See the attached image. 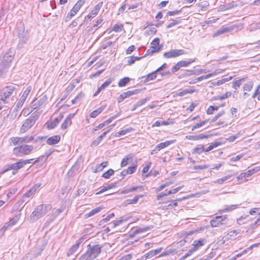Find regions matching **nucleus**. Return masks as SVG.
<instances>
[{
	"label": "nucleus",
	"instance_id": "33",
	"mask_svg": "<svg viewBox=\"0 0 260 260\" xmlns=\"http://www.w3.org/2000/svg\"><path fill=\"white\" fill-rule=\"evenodd\" d=\"M104 109V107H101L98 109L94 110L90 114L91 118H95L99 114H100Z\"/></svg>",
	"mask_w": 260,
	"mask_h": 260
},
{
	"label": "nucleus",
	"instance_id": "5",
	"mask_svg": "<svg viewBox=\"0 0 260 260\" xmlns=\"http://www.w3.org/2000/svg\"><path fill=\"white\" fill-rule=\"evenodd\" d=\"M14 53L11 52H8L5 54L0 65V71L1 72H5L10 67L14 58Z\"/></svg>",
	"mask_w": 260,
	"mask_h": 260
},
{
	"label": "nucleus",
	"instance_id": "24",
	"mask_svg": "<svg viewBox=\"0 0 260 260\" xmlns=\"http://www.w3.org/2000/svg\"><path fill=\"white\" fill-rule=\"evenodd\" d=\"M156 71L153 72L149 74L147 76L142 77V78H145L144 82H148L150 80H152L155 79L156 78Z\"/></svg>",
	"mask_w": 260,
	"mask_h": 260
},
{
	"label": "nucleus",
	"instance_id": "23",
	"mask_svg": "<svg viewBox=\"0 0 260 260\" xmlns=\"http://www.w3.org/2000/svg\"><path fill=\"white\" fill-rule=\"evenodd\" d=\"M133 159V155L131 154H128L125 156L122 160L121 162V167H123L126 166L131 161H132Z\"/></svg>",
	"mask_w": 260,
	"mask_h": 260
},
{
	"label": "nucleus",
	"instance_id": "27",
	"mask_svg": "<svg viewBox=\"0 0 260 260\" xmlns=\"http://www.w3.org/2000/svg\"><path fill=\"white\" fill-rule=\"evenodd\" d=\"M204 240L203 239L199 240H195L193 242V246L192 247L194 251L197 250L201 246L204 245Z\"/></svg>",
	"mask_w": 260,
	"mask_h": 260
},
{
	"label": "nucleus",
	"instance_id": "45",
	"mask_svg": "<svg viewBox=\"0 0 260 260\" xmlns=\"http://www.w3.org/2000/svg\"><path fill=\"white\" fill-rule=\"evenodd\" d=\"M186 199V197H184V198H183L182 199H178L176 200H175V201H172L171 202V203L168 205V209H169V208H172L173 207H176L177 205H178V203L177 202V201H181L182 200H184V199Z\"/></svg>",
	"mask_w": 260,
	"mask_h": 260
},
{
	"label": "nucleus",
	"instance_id": "6",
	"mask_svg": "<svg viewBox=\"0 0 260 260\" xmlns=\"http://www.w3.org/2000/svg\"><path fill=\"white\" fill-rule=\"evenodd\" d=\"M16 88L13 85L8 86L3 88L0 91L1 100L3 103L7 104L8 103L6 99L9 98L12 94L13 92L15 91Z\"/></svg>",
	"mask_w": 260,
	"mask_h": 260
},
{
	"label": "nucleus",
	"instance_id": "15",
	"mask_svg": "<svg viewBox=\"0 0 260 260\" xmlns=\"http://www.w3.org/2000/svg\"><path fill=\"white\" fill-rule=\"evenodd\" d=\"M139 92V90L136 89L132 91H127L126 92H124L122 93L120 96L118 98L117 101L118 103H120L122 102L125 99L129 97L130 96L137 94Z\"/></svg>",
	"mask_w": 260,
	"mask_h": 260
},
{
	"label": "nucleus",
	"instance_id": "22",
	"mask_svg": "<svg viewBox=\"0 0 260 260\" xmlns=\"http://www.w3.org/2000/svg\"><path fill=\"white\" fill-rule=\"evenodd\" d=\"M60 139V137L59 135H55L49 138L46 142L49 145H55L57 144Z\"/></svg>",
	"mask_w": 260,
	"mask_h": 260
},
{
	"label": "nucleus",
	"instance_id": "35",
	"mask_svg": "<svg viewBox=\"0 0 260 260\" xmlns=\"http://www.w3.org/2000/svg\"><path fill=\"white\" fill-rule=\"evenodd\" d=\"M130 81V78L128 77H124L120 79L118 83L119 87L125 86Z\"/></svg>",
	"mask_w": 260,
	"mask_h": 260
},
{
	"label": "nucleus",
	"instance_id": "29",
	"mask_svg": "<svg viewBox=\"0 0 260 260\" xmlns=\"http://www.w3.org/2000/svg\"><path fill=\"white\" fill-rule=\"evenodd\" d=\"M133 130V128L128 127V128H125L124 129L116 133L115 136L116 137H119L121 136L126 135V134L132 132Z\"/></svg>",
	"mask_w": 260,
	"mask_h": 260
},
{
	"label": "nucleus",
	"instance_id": "17",
	"mask_svg": "<svg viewBox=\"0 0 260 260\" xmlns=\"http://www.w3.org/2000/svg\"><path fill=\"white\" fill-rule=\"evenodd\" d=\"M41 185V183H37L34 185L29 190L27 191V192L24 194L23 197L29 198L34 196L37 190L40 187Z\"/></svg>",
	"mask_w": 260,
	"mask_h": 260
},
{
	"label": "nucleus",
	"instance_id": "57",
	"mask_svg": "<svg viewBox=\"0 0 260 260\" xmlns=\"http://www.w3.org/2000/svg\"><path fill=\"white\" fill-rule=\"evenodd\" d=\"M108 161H104L101 163V164L98 165L96 167V170L98 171H101L104 168L107 166L108 165Z\"/></svg>",
	"mask_w": 260,
	"mask_h": 260
},
{
	"label": "nucleus",
	"instance_id": "36",
	"mask_svg": "<svg viewBox=\"0 0 260 260\" xmlns=\"http://www.w3.org/2000/svg\"><path fill=\"white\" fill-rule=\"evenodd\" d=\"M84 94L81 92L79 93L76 97L73 99L71 101L72 104H75L76 103H77L78 102H80L81 100L84 97Z\"/></svg>",
	"mask_w": 260,
	"mask_h": 260
},
{
	"label": "nucleus",
	"instance_id": "41",
	"mask_svg": "<svg viewBox=\"0 0 260 260\" xmlns=\"http://www.w3.org/2000/svg\"><path fill=\"white\" fill-rule=\"evenodd\" d=\"M116 186L115 183H111L107 186L105 187L104 188H102L101 190H100L99 192L96 193V194H100L104 192L105 191H107L109 189H110L111 188H113Z\"/></svg>",
	"mask_w": 260,
	"mask_h": 260
},
{
	"label": "nucleus",
	"instance_id": "63",
	"mask_svg": "<svg viewBox=\"0 0 260 260\" xmlns=\"http://www.w3.org/2000/svg\"><path fill=\"white\" fill-rule=\"evenodd\" d=\"M239 233V231L237 230H233L230 231L228 234L229 237L232 238H235L236 236Z\"/></svg>",
	"mask_w": 260,
	"mask_h": 260
},
{
	"label": "nucleus",
	"instance_id": "20",
	"mask_svg": "<svg viewBox=\"0 0 260 260\" xmlns=\"http://www.w3.org/2000/svg\"><path fill=\"white\" fill-rule=\"evenodd\" d=\"M46 101L47 97L46 95H44L38 101H37L35 103H34L32 106V108L34 110L37 109L44 105L46 103Z\"/></svg>",
	"mask_w": 260,
	"mask_h": 260
},
{
	"label": "nucleus",
	"instance_id": "9",
	"mask_svg": "<svg viewBox=\"0 0 260 260\" xmlns=\"http://www.w3.org/2000/svg\"><path fill=\"white\" fill-rule=\"evenodd\" d=\"M20 217L21 212L19 211L16 213L14 217L11 218L9 222L5 223V225L2 227L1 230L5 231L8 227L14 225L20 219Z\"/></svg>",
	"mask_w": 260,
	"mask_h": 260
},
{
	"label": "nucleus",
	"instance_id": "51",
	"mask_svg": "<svg viewBox=\"0 0 260 260\" xmlns=\"http://www.w3.org/2000/svg\"><path fill=\"white\" fill-rule=\"evenodd\" d=\"M123 29L122 24H115L112 28V30L115 32L121 31Z\"/></svg>",
	"mask_w": 260,
	"mask_h": 260
},
{
	"label": "nucleus",
	"instance_id": "21",
	"mask_svg": "<svg viewBox=\"0 0 260 260\" xmlns=\"http://www.w3.org/2000/svg\"><path fill=\"white\" fill-rule=\"evenodd\" d=\"M63 117V115L60 114L58 117L56 118L53 121L48 125V128L49 129L54 128L62 120Z\"/></svg>",
	"mask_w": 260,
	"mask_h": 260
},
{
	"label": "nucleus",
	"instance_id": "53",
	"mask_svg": "<svg viewBox=\"0 0 260 260\" xmlns=\"http://www.w3.org/2000/svg\"><path fill=\"white\" fill-rule=\"evenodd\" d=\"M151 229V228L150 226H145L144 228H140L137 229L135 233H143L147 232Z\"/></svg>",
	"mask_w": 260,
	"mask_h": 260
},
{
	"label": "nucleus",
	"instance_id": "40",
	"mask_svg": "<svg viewBox=\"0 0 260 260\" xmlns=\"http://www.w3.org/2000/svg\"><path fill=\"white\" fill-rule=\"evenodd\" d=\"M221 143L219 142H215L213 143H212L209 146L207 147L206 148H205V152H208L213 149L218 147V146L221 145Z\"/></svg>",
	"mask_w": 260,
	"mask_h": 260
},
{
	"label": "nucleus",
	"instance_id": "46",
	"mask_svg": "<svg viewBox=\"0 0 260 260\" xmlns=\"http://www.w3.org/2000/svg\"><path fill=\"white\" fill-rule=\"evenodd\" d=\"M114 170L110 169L103 174L102 177L106 179H109L110 176L114 174Z\"/></svg>",
	"mask_w": 260,
	"mask_h": 260
},
{
	"label": "nucleus",
	"instance_id": "58",
	"mask_svg": "<svg viewBox=\"0 0 260 260\" xmlns=\"http://www.w3.org/2000/svg\"><path fill=\"white\" fill-rule=\"evenodd\" d=\"M195 251L192 248H191L184 255L181 257L179 260H184L187 257L190 255L193 252Z\"/></svg>",
	"mask_w": 260,
	"mask_h": 260
},
{
	"label": "nucleus",
	"instance_id": "61",
	"mask_svg": "<svg viewBox=\"0 0 260 260\" xmlns=\"http://www.w3.org/2000/svg\"><path fill=\"white\" fill-rule=\"evenodd\" d=\"M260 224V217L257 218L254 223H251L250 225L251 229H254L256 228L258 225Z\"/></svg>",
	"mask_w": 260,
	"mask_h": 260
},
{
	"label": "nucleus",
	"instance_id": "3",
	"mask_svg": "<svg viewBox=\"0 0 260 260\" xmlns=\"http://www.w3.org/2000/svg\"><path fill=\"white\" fill-rule=\"evenodd\" d=\"M32 145L22 144L13 148V154L17 157H22L29 154L34 150Z\"/></svg>",
	"mask_w": 260,
	"mask_h": 260
},
{
	"label": "nucleus",
	"instance_id": "19",
	"mask_svg": "<svg viewBox=\"0 0 260 260\" xmlns=\"http://www.w3.org/2000/svg\"><path fill=\"white\" fill-rule=\"evenodd\" d=\"M253 83L252 82L250 81L248 82L247 83L244 84L243 86V90L244 91L243 93V96L244 98H247L249 96V94L247 92V91H250L253 88Z\"/></svg>",
	"mask_w": 260,
	"mask_h": 260
},
{
	"label": "nucleus",
	"instance_id": "39",
	"mask_svg": "<svg viewBox=\"0 0 260 260\" xmlns=\"http://www.w3.org/2000/svg\"><path fill=\"white\" fill-rule=\"evenodd\" d=\"M244 81V78L234 81L232 83V87L235 89H238V88H239L240 86V85H241L242 81Z\"/></svg>",
	"mask_w": 260,
	"mask_h": 260
},
{
	"label": "nucleus",
	"instance_id": "14",
	"mask_svg": "<svg viewBox=\"0 0 260 260\" xmlns=\"http://www.w3.org/2000/svg\"><path fill=\"white\" fill-rule=\"evenodd\" d=\"M83 239L82 238H80L76 241L75 244L73 245L68 250L67 252V256L68 257L74 254L78 249L80 244L82 242Z\"/></svg>",
	"mask_w": 260,
	"mask_h": 260
},
{
	"label": "nucleus",
	"instance_id": "42",
	"mask_svg": "<svg viewBox=\"0 0 260 260\" xmlns=\"http://www.w3.org/2000/svg\"><path fill=\"white\" fill-rule=\"evenodd\" d=\"M72 121L70 120V118H66L61 125V128L65 129L67 128L68 125L71 124Z\"/></svg>",
	"mask_w": 260,
	"mask_h": 260
},
{
	"label": "nucleus",
	"instance_id": "10",
	"mask_svg": "<svg viewBox=\"0 0 260 260\" xmlns=\"http://www.w3.org/2000/svg\"><path fill=\"white\" fill-rule=\"evenodd\" d=\"M227 219L226 215L217 216L210 220V224L212 227H217L224 223L223 222Z\"/></svg>",
	"mask_w": 260,
	"mask_h": 260
},
{
	"label": "nucleus",
	"instance_id": "37",
	"mask_svg": "<svg viewBox=\"0 0 260 260\" xmlns=\"http://www.w3.org/2000/svg\"><path fill=\"white\" fill-rule=\"evenodd\" d=\"M142 196H136L133 199H128L124 201L125 205L136 204L138 202V201L140 197H142Z\"/></svg>",
	"mask_w": 260,
	"mask_h": 260
},
{
	"label": "nucleus",
	"instance_id": "54",
	"mask_svg": "<svg viewBox=\"0 0 260 260\" xmlns=\"http://www.w3.org/2000/svg\"><path fill=\"white\" fill-rule=\"evenodd\" d=\"M172 183H173L172 182H166L164 184H162L161 185H160L158 187H157L156 190L157 191H159L161 190L162 189H163L166 187H167V186H169L170 185L172 184Z\"/></svg>",
	"mask_w": 260,
	"mask_h": 260
},
{
	"label": "nucleus",
	"instance_id": "56",
	"mask_svg": "<svg viewBox=\"0 0 260 260\" xmlns=\"http://www.w3.org/2000/svg\"><path fill=\"white\" fill-rule=\"evenodd\" d=\"M85 0H79L76 4L74 5V7L77 8L78 10H80L81 7L85 3Z\"/></svg>",
	"mask_w": 260,
	"mask_h": 260
},
{
	"label": "nucleus",
	"instance_id": "64",
	"mask_svg": "<svg viewBox=\"0 0 260 260\" xmlns=\"http://www.w3.org/2000/svg\"><path fill=\"white\" fill-rule=\"evenodd\" d=\"M132 258V254H127L120 258L118 260H131Z\"/></svg>",
	"mask_w": 260,
	"mask_h": 260
},
{
	"label": "nucleus",
	"instance_id": "12",
	"mask_svg": "<svg viewBox=\"0 0 260 260\" xmlns=\"http://www.w3.org/2000/svg\"><path fill=\"white\" fill-rule=\"evenodd\" d=\"M103 5V2H100L93 9V10L85 17L84 21H90L94 18L99 13L101 8Z\"/></svg>",
	"mask_w": 260,
	"mask_h": 260
},
{
	"label": "nucleus",
	"instance_id": "30",
	"mask_svg": "<svg viewBox=\"0 0 260 260\" xmlns=\"http://www.w3.org/2000/svg\"><path fill=\"white\" fill-rule=\"evenodd\" d=\"M233 176V175H228L226 176L223 177L221 178L216 179L214 181V182L216 184H222L224 181H225L228 179H230Z\"/></svg>",
	"mask_w": 260,
	"mask_h": 260
},
{
	"label": "nucleus",
	"instance_id": "55",
	"mask_svg": "<svg viewBox=\"0 0 260 260\" xmlns=\"http://www.w3.org/2000/svg\"><path fill=\"white\" fill-rule=\"evenodd\" d=\"M127 220L126 218H123V217H121L120 220L114 221L113 222V228H115L119 224H121L123 222L126 221Z\"/></svg>",
	"mask_w": 260,
	"mask_h": 260
},
{
	"label": "nucleus",
	"instance_id": "31",
	"mask_svg": "<svg viewBox=\"0 0 260 260\" xmlns=\"http://www.w3.org/2000/svg\"><path fill=\"white\" fill-rule=\"evenodd\" d=\"M78 11L79 10L74 6L72 9L71 10V12H70L68 14L66 18V21H68L69 20L71 19L72 17L76 15V14L78 12Z\"/></svg>",
	"mask_w": 260,
	"mask_h": 260
},
{
	"label": "nucleus",
	"instance_id": "48",
	"mask_svg": "<svg viewBox=\"0 0 260 260\" xmlns=\"http://www.w3.org/2000/svg\"><path fill=\"white\" fill-rule=\"evenodd\" d=\"M113 79L109 78L103 84H102L100 87L101 89H104L107 87L113 81Z\"/></svg>",
	"mask_w": 260,
	"mask_h": 260
},
{
	"label": "nucleus",
	"instance_id": "26",
	"mask_svg": "<svg viewBox=\"0 0 260 260\" xmlns=\"http://www.w3.org/2000/svg\"><path fill=\"white\" fill-rule=\"evenodd\" d=\"M103 209V207L102 206L96 207V208L93 209V210H92L88 213L86 214L85 215V217L86 218H88L90 216H92L94 215V214L100 212Z\"/></svg>",
	"mask_w": 260,
	"mask_h": 260
},
{
	"label": "nucleus",
	"instance_id": "52",
	"mask_svg": "<svg viewBox=\"0 0 260 260\" xmlns=\"http://www.w3.org/2000/svg\"><path fill=\"white\" fill-rule=\"evenodd\" d=\"M207 122V120H206L202 121V122L198 123L196 124V125H194V126H193L191 128V130L193 131L197 128H200V127L202 126L204 124H205Z\"/></svg>",
	"mask_w": 260,
	"mask_h": 260
},
{
	"label": "nucleus",
	"instance_id": "43",
	"mask_svg": "<svg viewBox=\"0 0 260 260\" xmlns=\"http://www.w3.org/2000/svg\"><path fill=\"white\" fill-rule=\"evenodd\" d=\"M196 61V58L191 59L189 61H179V64L181 67H187L191 63L194 62Z\"/></svg>",
	"mask_w": 260,
	"mask_h": 260
},
{
	"label": "nucleus",
	"instance_id": "18",
	"mask_svg": "<svg viewBox=\"0 0 260 260\" xmlns=\"http://www.w3.org/2000/svg\"><path fill=\"white\" fill-rule=\"evenodd\" d=\"M159 39L155 38L151 42V48H152V52H157L160 50V47L159 46Z\"/></svg>",
	"mask_w": 260,
	"mask_h": 260
},
{
	"label": "nucleus",
	"instance_id": "38",
	"mask_svg": "<svg viewBox=\"0 0 260 260\" xmlns=\"http://www.w3.org/2000/svg\"><path fill=\"white\" fill-rule=\"evenodd\" d=\"M238 206V205H232L230 206H226L225 208L221 209L220 212H227L231 211L234 209H236Z\"/></svg>",
	"mask_w": 260,
	"mask_h": 260
},
{
	"label": "nucleus",
	"instance_id": "16",
	"mask_svg": "<svg viewBox=\"0 0 260 260\" xmlns=\"http://www.w3.org/2000/svg\"><path fill=\"white\" fill-rule=\"evenodd\" d=\"M234 29L233 26L226 27L222 26L220 29L217 30L213 34V37H216L221 34L225 32H230Z\"/></svg>",
	"mask_w": 260,
	"mask_h": 260
},
{
	"label": "nucleus",
	"instance_id": "7",
	"mask_svg": "<svg viewBox=\"0 0 260 260\" xmlns=\"http://www.w3.org/2000/svg\"><path fill=\"white\" fill-rule=\"evenodd\" d=\"M31 90V88L30 86L28 87L25 90V91L23 92L21 97L20 98V100L17 103L16 107H15L11 115H12L13 114H15V116H17L19 109H20L22 107L25 101L26 100L27 96L30 93Z\"/></svg>",
	"mask_w": 260,
	"mask_h": 260
},
{
	"label": "nucleus",
	"instance_id": "44",
	"mask_svg": "<svg viewBox=\"0 0 260 260\" xmlns=\"http://www.w3.org/2000/svg\"><path fill=\"white\" fill-rule=\"evenodd\" d=\"M142 57H138L132 56L128 58L127 60V64L131 65L133 64L135 61L140 60Z\"/></svg>",
	"mask_w": 260,
	"mask_h": 260
},
{
	"label": "nucleus",
	"instance_id": "34",
	"mask_svg": "<svg viewBox=\"0 0 260 260\" xmlns=\"http://www.w3.org/2000/svg\"><path fill=\"white\" fill-rule=\"evenodd\" d=\"M260 171V167H256L254 168H252L250 170H248L245 172V175L247 176V177H248L253 174L254 173H255L258 171Z\"/></svg>",
	"mask_w": 260,
	"mask_h": 260
},
{
	"label": "nucleus",
	"instance_id": "13",
	"mask_svg": "<svg viewBox=\"0 0 260 260\" xmlns=\"http://www.w3.org/2000/svg\"><path fill=\"white\" fill-rule=\"evenodd\" d=\"M162 249L163 248L162 247H160L155 250H150L147 253L142 256L141 257L140 260H146L147 258H150L157 254L160 253Z\"/></svg>",
	"mask_w": 260,
	"mask_h": 260
},
{
	"label": "nucleus",
	"instance_id": "4",
	"mask_svg": "<svg viewBox=\"0 0 260 260\" xmlns=\"http://www.w3.org/2000/svg\"><path fill=\"white\" fill-rule=\"evenodd\" d=\"M34 139V136H26L23 137H12L9 139L10 145H17L31 142Z\"/></svg>",
	"mask_w": 260,
	"mask_h": 260
},
{
	"label": "nucleus",
	"instance_id": "62",
	"mask_svg": "<svg viewBox=\"0 0 260 260\" xmlns=\"http://www.w3.org/2000/svg\"><path fill=\"white\" fill-rule=\"evenodd\" d=\"M25 162L23 161V160L20 159L18 162H15V164H17V168L19 170L23 168L25 166Z\"/></svg>",
	"mask_w": 260,
	"mask_h": 260
},
{
	"label": "nucleus",
	"instance_id": "1",
	"mask_svg": "<svg viewBox=\"0 0 260 260\" xmlns=\"http://www.w3.org/2000/svg\"><path fill=\"white\" fill-rule=\"evenodd\" d=\"M52 208L50 204H41L38 205L30 215V222H34L43 217Z\"/></svg>",
	"mask_w": 260,
	"mask_h": 260
},
{
	"label": "nucleus",
	"instance_id": "25",
	"mask_svg": "<svg viewBox=\"0 0 260 260\" xmlns=\"http://www.w3.org/2000/svg\"><path fill=\"white\" fill-rule=\"evenodd\" d=\"M6 167H7V168L3 171L4 173L6 172L7 171H8L9 170H13V172H12L13 174H15L16 173L18 170V169L17 168V164H15V163L8 165Z\"/></svg>",
	"mask_w": 260,
	"mask_h": 260
},
{
	"label": "nucleus",
	"instance_id": "50",
	"mask_svg": "<svg viewBox=\"0 0 260 260\" xmlns=\"http://www.w3.org/2000/svg\"><path fill=\"white\" fill-rule=\"evenodd\" d=\"M232 95L231 92H226L225 94L222 95H219L217 97L216 99L222 100L229 97H230Z\"/></svg>",
	"mask_w": 260,
	"mask_h": 260
},
{
	"label": "nucleus",
	"instance_id": "11",
	"mask_svg": "<svg viewBox=\"0 0 260 260\" xmlns=\"http://www.w3.org/2000/svg\"><path fill=\"white\" fill-rule=\"evenodd\" d=\"M186 53L182 49H174L169 52H165L164 57L165 58L176 57L181 55L185 54Z\"/></svg>",
	"mask_w": 260,
	"mask_h": 260
},
{
	"label": "nucleus",
	"instance_id": "32",
	"mask_svg": "<svg viewBox=\"0 0 260 260\" xmlns=\"http://www.w3.org/2000/svg\"><path fill=\"white\" fill-rule=\"evenodd\" d=\"M218 73V72H214L212 73L208 74L206 75H203L197 78L196 80H197V81H198V82H199L204 79H207L211 77L216 76V75H217Z\"/></svg>",
	"mask_w": 260,
	"mask_h": 260
},
{
	"label": "nucleus",
	"instance_id": "2",
	"mask_svg": "<svg viewBox=\"0 0 260 260\" xmlns=\"http://www.w3.org/2000/svg\"><path fill=\"white\" fill-rule=\"evenodd\" d=\"M101 252V246L99 244H89L86 252L82 255L80 260H93Z\"/></svg>",
	"mask_w": 260,
	"mask_h": 260
},
{
	"label": "nucleus",
	"instance_id": "28",
	"mask_svg": "<svg viewBox=\"0 0 260 260\" xmlns=\"http://www.w3.org/2000/svg\"><path fill=\"white\" fill-rule=\"evenodd\" d=\"M233 78L232 76H230L228 78H225L223 79H222L221 80H219L216 82H214L211 83V84L214 86H218L223 84L226 82L229 81L230 80H232Z\"/></svg>",
	"mask_w": 260,
	"mask_h": 260
},
{
	"label": "nucleus",
	"instance_id": "47",
	"mask_svg": "<svg viewBox=\"0 0 260 260\" xmlns=\"http://www.w3.org/2000/svg\"><path fill=\"white\" fill-rule=\"evenodd\" d=\"M255 246V244H254V245H252L251 246H250L249 247L247 248V249L244 250L243 251H242L240 253H239L238 254H237L236 256H235V259H236V257H240L243 254H245L247 252H248L249 251H250L252 248V247H253L254 246Z\"/></svg>",
	"mask_w": 260,
	"mask_h": 260
},
{
	"label": "nucleus",
	"instance_id": "60",
	"mask_svg": "<svg viewBox=\"0 0 260 260\" xmlns=\"http://www.w3.org/2000/svg\"><path fill=\"white\" fill-rule=\"evenodd\" d=\"M150 100L149 98H146L145 99H143V100L139 101L137 102L136 103V106H141L142 105H144L145 103L147 102V101H149Z\"/></svg>",
	"mask_w": 260,
	"mask_h": 260
},
{
	"label": "nucleus",
	"instance_id": "8",
	"mask_svg": "<svg viewBox=\"0 0 260 260\" xmlns=\"http://www.w3.org/2000/svg\"><path fill=\"white\" fill-rule=\"evenodd\" d=\"M38 119V116H33L28 117L26 121L23 123L20 129L21 133H24L27 132L32 125Z\"/></svg>",
	"mask_w": 260,
	"mask_h": 260
},
{
	"label": "nucleus",
	"instance_id": "49",
	"mask_svg": "<svg viewBox=\"0 0 260 260\" xmlns=\"http://www.w3.org/2000/svg\"><path fill=\"white\" fill-rule=\"evenodd\" d=\"M205 151V148L204 146H201L199 147L195 148L192 151L193 153H197L201 154L202 152Z\"/></svg>",
	"mask_w": 260,
	"mask_h": 260
},
{
	"label": "nucleus",
	"instance_id": "59",
	"mask_svg": "<svg viewBox=\"0 0 260 260\" xmlns=\"http://www.w3.org/2000/svg\"><path fill=\"white\" fill-rule=\"evenodd\" d=\"M181 22V20H174L173 21V22L170 23L168 25H167V28H171L176 25H177L178 24H179Z\"/></svg>",
	"mask_w": 260,
	"mask_h": 260
}]
</instances>
